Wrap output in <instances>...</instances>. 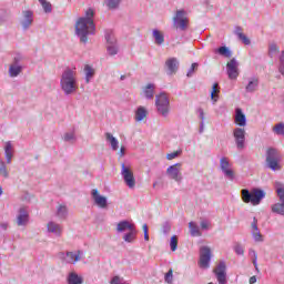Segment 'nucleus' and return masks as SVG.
<instances>
[{
  "label": "nucleus",
  "instance_id": "nucleus-9",
  "mask_svg": "<svg viewBox=\"0 0 284 284\" xmlns=\"http://www.w3.org/2000/svg\"><path fill=\"white\" fill-rule=\"evenodd\" d=\"M220 170L229 181H234V179H236V173L234 172L229 158L222 156L220 159Z\"/></svg>",
  "mask_w": 284,
  "mask_h": 284
},
{
  "label": "nucleus",
  "instance_id": "nucleus-34",
  "mask_svg": "<svg viewBox=\"0 0 284 284\" xmlns=\"http://www.w3.org/2000/svg\"><path fill=\"white\" fill-rule=\"evenodd\" d=\"M221 89L219 88V83H214L211 91V101L213 105H215L219 102Z\"/></svg>",
  "mask_w": 284,
  "mask_h": 284
},
{
  "label": "nucleus",
  "instance_id": "nucleus-28",
  "mask_svg": "<svg viewBox=\"0 0 284 284\" xmlns=\"http://www.w3.org/2000/svg\"><path fill=\"white\" fill-rule=\"evenodd\" d=\"M152 37L155 45H163L165 43V34L159 29L152 30Z\"/></svg>",
  "mask_w": 284,
  "mask_h": 284
},
{
  "label": "nucleus",
  "instance_id": "nucleus-6",
  "mask_svg": "<svg viewBox=\"0 0 284 284\" xmlns=\"http://www.w3.org/2000/svg\"><path fill=\"white\" fill-rule=\"evenodd\" d=\"M280 161L281 155L278 154V150L270 148L266 151V164L268 165L270 170H272L273 172L281 170V164H278Z\"/></svg>",
  "mask_w": 284,
  "mask_h": 284
},
{
  "label": "nucleus",
  "instance_id": "nucleus-51",
  "mask_svg": "<svg viewBox=\"0 0 284 284\" xmlns=\"http://www.w3.org/2000/svg\"><path fill=\"white\" fill-rule=\"evenodd\" d=\"M234 252L239 255V256H243V254H245V247H243V245L241 244H236L234 246Z\"/></svg>",
  "mask_w": 284,
  "mask_h": 284
},
{
  "label": "nucleus",
  "instance_id": "nucleus-49",
  "mask_svg": "<svg viewBox=\"0 0 284 284\" xmlns=\"http://www.w3.org/2000/svg\"><path fill=\"white\" fill-rule=\"evenodd\" d=\"M110 284H130L123 277L115 275L111 278Z\"/></svg>",
  "mask_w": 284,
  "mask_h": 284
},
{
  "label": "nucleus",
  "instance_id": "nucleus-23",
  "mask_svg": "<svg viewBox=\"0 0 284 284\" xmlns=\"http://www.w3.org/2000/svg\"><path fill=\"white\" fill-rule=\"evenodd\" d=\"M4 159L8 165H10L12 159H14V145H12V141H7L4 143Z\"/></svg>",
  "mask_w": 284,
  "mask_h": 284
},
{
  "label": "nucleus",
  "instance_id": "nucleus-5",
  "mask_svg": "<svg viewBox=\"0 0 284 284\" xmlns=\"http://www.w3.org/2000/svg\"><path fill=\"white\" fill-rule=\"evenodd\" d=\"M155 108L161 116H169L170 98L168 97V93L161 92L160 94L155 95Z\"/></svg>",
  "mask_w": 284,
  "mask_h": 284
},
{
  "label": "nucleus",
  "instance_id": "nucleus-35",
  "mask_svg": "<svg viewBox=\"0 0 284 284\" xmlns=\"http://www.w3.org/2000/svg\"><path fill=\"white\" fill-rule=\"evenodd\" d=\"M275 192L277 194V199L284 203V183L276 181L274 183Z\"/></svg>",
  "mask_w": 284,
  "mask_h": 284
},
{
  "label": "nucleus",
  "instance_id": "nucleus-61",
  "mask_svg": "<svg viewBox=\"0 0 284 284\" xmlns=\"http://www.w3.org/2000/svg\"><path fill=\"white\" fill-rule=\"evenodd\" d=\"M248 283L250 284L256 283V276H251L250 280H248Z\"/></svg>",
  "mask_w": 284,
  "mask_h": 284
},
{
  "label": "nucleus",
  "instance_id": "nucleus-47",
  "mask_svg": "<svg viewBox=\"0 0 284 284\" xmlns=\"http://www.w3.org/2000/svg\"><path fill=\"white\" fill-rule=\"evenodd\" d=\"M183 154V150H178L172 153L166 154L168 161H174V159H179Z\"/></svg>",
  "mask_w": 284,
  "mask_h": 284
},
{
  "label": "nucleus",
  "instance_id": "nucleus-32",
  "mask_svg": "<svg viewBox=\"0 0 284 284\" xmlns=\"http://www.w3.org/2000/svg\"><path fill=\"white\" fill-rule=\"evenodd\" d=\"M136 234H139V232L136 231V226L134 229H132L131 231H128L123 235L124 243H133L134 241H136Z\"/></svg>",
  "mask_w": 284,
  "mask_h": 284
},
{
  "label": "nucleus",
  "instance_id": "nucleus-18",
  "mask_svg": "<svg viewBox=\"0 0 284 284\" xmlns=\"http://www.w3.org/2000/svg\"><path fill=\"white\" fill-rule=\"evenodd\" d=\"M16 223L18 227H26V225L30 223V212L28 211V207L22 206L18 210Z\"/></svg>",
  "mask_w": 284,
  "mask_h": 284
},
{
  "label": "nucleus",
  "instance_id": "nucleus-8",
  "mask_svg": "<svg viewBox=\"0 0 284 284\" xmlns=\"http://www.w3.org/2000/svg\"><path fill=\"white\" fill-rule=\"evenodd\" d=\"M183 164L175 163L166 168V176L171 181H175V183H183Z\"/></svg>",
  "mask_w": 284,
  "mask_h": 284
},
{
  "label": "nucleus",
  "instance_id": "nucleus-12",
  "mask_svg": "<svg viewBox=\"0 0 284 284\" xmlns=\"http://www.w3.org/2000/svg\"><path fill=\"white\" fill-rule=\"evenodd\" d=\"M59 258L68 265H75L83 258V251L60 253Z\"/></svg>",
  "mask_w": 284,
  "mask_h": 284
},
{
  "label": "nucleus",
  "instance_id": "nucleus-3",
  "mask_svg": "<svg viewBox=\"0 0 284 284\" xmlns=\"http://www.w3.org/2000/svg\"><path fill=\"white\" fill-rule=\"evenodd\" d=\"M243 203H251V205H261L263 199H265V191L261 189H253L252 191L243 189L241 191Z\"/></svg>",
  "mask_w": 284,
  "mask_h": 284
},
{
  "label": "nucleus",
  "instance_id": "nucleus-27",
  "mask_svg": "<svg viewBox=\"0 0 284 284\" xmlns=\"http://www.w3.org/2000/svg\"><path fill=\"white\" fill-rule=\"evenodd\" d=\"M154 90H156V84L154 83H148L142 88V94L144 99L148 101H152L154 99Z\"/></svg>",
  "mask_w": 284,
  "mask_h": 284
},
{
  "label": "nucleus",
  "instance_id": "nucleus-60",
  "mask_svg": "<svg viewBox=\"0 0 284 284\" xmlns=\"http://www.w3.org/2000/svg\"><path fill=\"white\" fill-rule=\"evenodd\" d=\"M204 130H205V122H201L200 123V134H203Z\"/></svg>",
  "mask_w": 284,
  "mask_h": 284
},
{
  "label": "nucleus",
  "instance_id": "nucleus-29",
  "mask_svg": "<svg viewBox=\"0 0 284 284\" xmlns=\"http://www.w3.org/2000/svg\"><path fill=\"white\" fill-rule=\"evenodd\" d=\"M68 206L65 204H59L55 210V216L59 221H65L68 219Z\"/></svg>",
  "mask_w": 284,
  "mask_h": 284
},
{
  "label": "nucleus",
  "instance_id": "nucleus-42",
  "mask_svg": "<svg viewBox=\"0 0 284 284\" xmlns=\"http://www.w3.org/2000/svg\"><path fill=\"white\" fill-rule=\"evenodd\" d=\"M38 1L47 14H50V12H52V4L48 0Z\"/></svg>",
  "mask_w": 284,
  "mask_h": 284
},
{
  "label": "nucleus",
  "instance_id": "nucleus-38",
  "mask_svg": "<svg viewBox=\"0 0 284 284\" xmlns=\"http://www.w3.org/2000/svg\"><path fill=\"white\" fill-rule=\"evenodd\" d=\"M190 234L191 236H202L203 233H201V229L196 224V222H190L189 223Z\"/></svg>",
  "mask_w": 284,
  "mask_h": 284
},
{
  "label": "nucleus",
  "instance_id": "nucleus-7",
  "mask_svg": "<svg viewBox=\"0 0 284 284\" xmlns=\"http://www.w3.org/2000/svg\"><path fill=\"white\" fill-rule=\"evenodd\" d=\"M21 61H23V55L21 53H16L13 55L12 62L9 65V77L11 79H17V77L23 72V65H21Z\"/></svg>",
  "mask_w": 284,
  "mask_h": 284
},
{
  "label": "nucleus",
  "instance_id": "nucleus-19",
  "mask_svg": "<svg viewBox=\"0 0 284 284\" xmlns=\"http://www.w3.org/2000/svg\"><path fill=\"white\" fill-rule=\"evenodd\" d=\"M227 266L225 265V262H220L216 267L214 268V274L217 278L219 284H227Z\"/></svg>",
  "mask_w": 284,
  "mask_h": 284
},
{
  "label": "nucleus",
  "instance_id": "nucleus-20",
  "mask_svg": "<svg viewBox=\"0 0 284 284\" xmlns=\"http://www.w3.org/2000/svg\"><path fill=\"white\" fill-rule=\"evenodd\" d=\"M91 196L97 207H100V210H108V197L104 195H101V193H99V190L93 189L91 191Z\"/></svg>",
  "mask_w": 284,
  "mask_h": 284
},
{
  "label": "nucleus",
  "instance_id": "nucleus-43",
  "mask_svg": "<svg viewBox=\"0 0 284 284\" xmlns=\"http://www.w3.org/2000/svg\"><path fill=\"white\" fill-rule=\"evenodd\" d=\"M248 255L250 256H252V263H253V265H254V267H255V270H256V272H258V254H256V251H254V250H250L248 251Z\"/></svg>",
  "mask_w": 284,
  "mask_h": 284
},
{
  "label": "nucleus",
  "instance_id": "nucleus-41",
  "mask_svg": "<svg viewBox=\"0 0 284 284\" xmlns=\"http://www.w3.org/2000/svg\"><path fill=\"white\" fill-rule=\"evenodd\" d=\"M216 52L220 53L221 57H225V59L232 58V51L227 47H220Z\"/></svg>",
  "mask_w": 284,
  "mask_h": 284
},
{
  "label": "nucleus",
  "instance_id": "nucleus-46",
  "mask_svg": "<svg viewBox=\"0 0 284 284\" xmlns=\"http://www.w3.org/2000/svg\"><path fill=\"white\" fill-rule=\"evenodd\" d=\"M277 54H278V45H276L275 43L270 44L268 57H271V59H274V57H276Z\"/></svg>",
  "mask_w": 284,
  "mask_h": 284
},
{
  "label": "nucleus",
  "instance_id": "nucleus-2",
  "mask_svg": "<svg viewBox=\"0 0 284 284\" xmlns=\"http://www.w3.org/2000/svg\"><path fill=\"white\" fill-rule=\"evenodd\" d=\"M60 90H62L64 97L77 94L79 91V73L77 68H65L60 75Z\"/></svg>",
  "mask_w": 284,
  "mask_h": 284
},
{
  "label": "nucleus",
  "instance_id": "nucleus-53",
  "mask_svg": "<svg viewBox=\"0 0 284 284\" xmlns=\"http://www.w3.org/2000/svg\"><path fill=\"white\" fill-rule=\"evenodd\" d=\"M75 139H77V135L74 134L73 131L67 132L64 134V141H75Z\"/></svg>",
  "mask_w": 284,
  "mask_h": 284
},
{
  "label": "nucleus",
  "instance_id": "nucleus-31",
  "mask_svg": "<svg viewBox=\"0 0 284 284\" xmlns=\"http://www.w3.org/2000/svg\"><path fill=\"white\" fill-rule=\"evenodd\" d=\"M67 284H83V276L78 275L77 272H70L67 276Z\"/></svg>",
  "mask_w": 284,
  "mask_h": 284
},
{
  "label": "nucleus",
  "instance_id": "nucleus-33",
  "mask_svg": "<svg viewBox=\"0 0 284 284\" xmlns=\"http://www.w3.org/2000/svg\"><path fill=\"white\" fill-rule=\"evenodd\" d=\"M105 139L108 143L111 145V150H113V152H116V150H119V140L114 138L112 133H105Z\"/></svg>",
  "mask_w": 284,
  "mask_h": 284
},
{
  "label": "nucleus",
  "instance_id": "nucleus-48",
  "mask_svg": "<svg viewBox=\"0 0 284 284\" xmlns=\"http://www.w3.org/2000/svg\"><path fill=\"white\" fill-rule=\"evenodd\" d=\"M164 281L168 284L174 283V271H172V268H170L168 273L164 275Z\"/></svg>",
  "mask_w": 284,
  "mask_h": 284
},
{
  "label": "nucleus",
  "instance_id": "nucleus-17",
  "mask_svg": "<svg viewBox=\"0 0 284 284\" xmlns=\"http://www.w3.org/2000/svg\"><path fill=\"white\" fill-rule=\"evenodd\" d=\"M233 138L236 149L241 152L245 148V129L235 128L233 130Z\"/></svg>",
  "mask_w": 284,
  "mask_h": 284
},
{
  "label": "nucleus",
  "instance_id": "nucleus-58",
  "mask_svg": "<svg viewBox=\"0 0 284 284\" xmlns=\"http://www.w3.org/2000/svg\"><path fill=\"white\" fill-rule=\"evenodd\" d=\"M235 34H236V37H237L239 39L241 38V34H243L241 27H236V29H235Z\"/></svg>",
  "mask_w": 284,
  "mask_h": 284
},
{
  "label": "nucleus",
  "instance_id": "nucleus-11",
  "mask_svg": "<svg viewBox=\"0 0 284 284\" xmlns=\"http://www.w3.org/2000/svg\"><path fill=\"white\" fill-rule=\"evenodd\" d=\"M210 261H212V250L210 246H202L200 248V260L197 265L201 270H210Z\"/></svg>",
  "mask_w": 284,
  "mask_h": 284
},
{
  "label": "nucleus",
  "instance_id": "nucleus-36",
  "mask_svg": "<svg viewBox=\"0 0 284 284\" xmlns=\"http://www.w3.org/2000/svg\"><path fill=\"white\" fill-rule=\"evenodd\" d=\"M271 212L273 214H278L280 216H284V202H276L271 206Z\"/></svg>",
  "mask_w": 284,
  "mask_h": 284
},
{
  "label": "nucleus",
  "instance_id": "nucleus-13",
  "mask_svg": "<svg viewBox=\"0 0 284 284\" xmlns=\"http://www.w3.org/2000/svg\"><path fill=\"white\" fill-rule=\"evenodd\" d=\"M105 41H106V52L109 57H116V54H119L120 48L114 33L108 32L105 34Z\"/></svg>",
  "mask_w": 284,
  "mask_h": 284
},
{
  "label": "nucleus",
  "instance_id": "nucleus-52",
  "mask_svg": "<svg viewBox=\"0 0 284 284\" xmlns=\"http://www.w3.org/2000/svg\"><path fill=\"white\" fill-rule=\"evenodd\" d=\"M199 68V63H192L190 69L186 72V77L191 78L194 74V71Z\"/></svg>",
  "mask_w": 284,
  "mask_h": 284
},
{
  "label": "nucleus",
  "instance_id": "nucleus-56",
  "mask_svg": "<svg viewBox=\"0 0 284 284\" xmlns=\"http://www.w3.org/2000/svg\"><path fill=\"white\" fill-rule=\"evenodd\" d=\"M200 225H201V230H205V231L212 227V224L207 220H203Z\"/></svg>",
  "mask_w": 284,
  "mask_h": 284
},
{
  "label": "nucleus",
  "instance_id": "nucleus-16",
  "mask_svg": "<svg viewBox=\"0 0 284 284\" xmlns=\"http://www.w3.org/2000/svg\"><path fill=\"white\" fill-rule=\"evenodd\" d=\"M250 232L254 243H264L265 235L261 233V229H258V220L256 217H253Z\"/></svg>",
  "mask_w": 284,
  "mask_h": 284
},
{
  "label": "nucleus",
  "instance_id": "nucleus-39",
  "mask_svg": "<svg viewBox=\"0 0 284 284\" xmlns=\"http://www.w3.org/2000/svg\"><path fill=\"white\" fill-rule=\"evenodd\" d=\"M145 116H148V110L143 106H139L135 111V121L141 122Z\"/></svg>",
  "mask_w": 284,
  "mask_h": 284
},
{
  "label": "nucleus",
  "instance_id": "nucleus-22",
  "mask_svg": "<svg viewBox=\"0 0 284 284\" xmlns=\"http://www.w3.org/2000/svg\"><path fill=\"white\" fill-rule=\"evenodd\" d=\"M166 74L172 77V74H176L179 70V59L170 58L165 61Z\"/></svg>",
  "mask_w": 284,
  "mask_h": 284
},
{
  "label": "nucleus",
  "instance_id": "nucleus-37",
  "mask_svg": "<svg viewBox=\"0 0 284 284\" xmlns=\"http://www.w3.org/2000/svg\"><path fill=\"white\" fill-rule=\"evenodd\" d=\"M122 1L123 0H104V6L108 10H119Z\"/></svg>",
  "mask_w": 284,
  "mask_h": 284
},
{
  "label": "nucleus",
  "instance_id": "nucleus-45",
  "mask_svg": "<svg viewBox=\"0 0 284 284\" xmlns=\"http://www.w3.org/2000/svg\"><path fill=\"white\" fill-rule=\"evenodd\" d=\"M171 252H176L179 248V236L173 235L170 241Z\"/></svg>",
  "mask_w": 284,
  "mask_h": 284
},
{
  "label": "nucleus",
  "instance_id": "nucleus-44",
  "mask_svg": "<svg viewBox=\"0 0 284 284\" xmlns=\"http://www.w3.org/2000/svg\"><path fill=\"white\" fill-rule=\"evenodd\" d=\"M273 132L277 134V136H284V123L281 122L275 124V126L273 128Z\"/></svg>",
  "mask_w": 284,
  "mask_h": 284
},
{
  "label": "nucleus",
  "instance_id": "nucleus-1",
  "mask_svg": "<svg viewBox=\"0 0 284 284\" xmlns=\"http://www.w3.org/2000/svg\"><path fill=\"white\" fill-rule=\"evenodd\" d=\"M97 27L94 26V9H88L85 14L75 22V34L82 43H88V36L94 34Z\"/></svg>",
  "mask_w": 284,
  "mask_h": 284
},
{
  "label": "nucleus",
  "instance_id": "nucleus-57",
  "mask_svg": "<svg viewBox=\"0 0 284 284\" xmlns=\"http://www.w3.org/2000/svg\"><path fill=\"white\" fill-rule=\"evenodd\" d=\"M142 230L144 232V241H150V234H148V224H143Z\"/></svg>",
  "mask_w": 284,
  "mask_h": 284
},
{
  "label": "nucleus",
  "instance_id": "nucleus-40",
  "mask_svg": "<svg viewBox=\"0 0 284 284\" xmlns=\"http://www.w3.org/2000/svg\"><path fill=\"white\" fill-rule=\"evenodd\" d=\"M6 161L0 160V176H3V179H8L10 176V172L8 171V165H6Z\"/></svg>",
  "mask_w": 284,
  "mask_h": 284
},
{
  "label": "nucleus",
  "instance_id": "nucleus-15",
  "mask_svg": "<svg viewBox=\"0 0 284 284\" xmlns=\"http://www.w3.org/2000/svg\"><path fill=\"white\" fill-rule=\"evenodd\" d=\"M226 73L231 81H236V79H239V74H241V72L239 71V61L236 58L231 59L226 63Z\"/></svg>",
  "mask_w": 284,
  "mask_h": 284
},
{
  "label": "nucleus",
  "instance_id": "nucleus-54",
  "mask_svg": "<svg viewBox=\"0 0 284 284\" xmlns=\"http://www.w3.org/2000/svg\"><path fill=\"white\" fill-rule=\"evenodd\" d=\"M239 39L244 43V45H250V43H252V41H250V38H247V36H245L244 33H240Z\"/></svg>",
  "mask_w": 284,
  "mask_h": 284
},
{
  "label": "nucleus",
  "instance_id": "nucleus-63",
  "mask_svg": "<svg viewBox=\"0 0 284 284\" xmlns=\"http://www.w3.org/2000/svg\"><path fill=\"white\" fill-rule=\"evenodd\" d=\"M3 195V187L0 185V196Z\"/></svg>",
  "mask_w": 284,
  "mask_h": 284
},
{
  "label": "nucleus",
  "instance_id": "nucleus-55",
  "mask_svg": "<svg viewBox=\"0 0 284 284\" xmlns=\"http://www.w3.org/2000/svg\"><path fill=\"white\" fill-rule=\"evenodd\" d=\"M196 114L199 115V119H201L202 123H205V111L201 108L196 110Z\"/></svg>",
  "mask_w": 284,
  "mask_h": 284
},
{
  "label": "nucleus",
  "instance_id": "nucleus-62",
  "mask_svg": "<svg viewBox=\"0 0 284 284\" xmlns=\"http://www.w3.org/2000/svg\"><path fill=\"white\" fill-rule=\"evenodd\" d=\"M1 230H8V223H2L0 224Z\"/></svg>",
  "mask_w": 284,
  "mask_h": 284
},
{
  "label": "nucleus",
  "instance_id": "nucleus-26",
  "mask_svg": "<svg viewBox=\"0 0 284 284\" xmlns=\"http://www.w3.org/2000/svg\"><path fill=\"white\" fill-rule=\"evenodd\" d=\"M258 90V78L252 77L247 79V83L245 85V92L247 94H254Z\"/></svg>",
  "mask_w": 284,
  "mask_h": 284
},
{
  "label": "nucleus",
  "instance_id": "nucleus-10",
  "mask_svg": "<svg viewBox=\"0 0 284 284\" xmlns=\"http://www.w3.org/2000/svg\"><path fill=\"white\" fill-rule=\"evenodd\" d=\"M121 176L125 185H128L130 190H133V187H135L136 180L134 179V173L132 172L130 165H125V163L121 164Z\"/></svg>",
  "mask_w": 284,
  "mask_h": 284
},
{
  "label": "nucleus",
  "instance_id": "nucleus-25",
  "mask_svg": "<svg viewBox=\"0 0 284 284\" xmlns=\"http://www.w3.org/2000/svg\"><path fill=\"white\" fill-rule=\"evenodd\" d=\"M234 121L239 128H245V125H247V116H245L241 108L235 109Z\"/></svg>",
  "mask_w": 284,
  "mask_h": 284
},
{
  "label": "nucleus",
  "instance_id": "nucleus-30",
  "mask_svg": "<svg viewBox=\"0 0 284 284\" xmlns=\"http://www.w3.org/2000/svg\"><path fill=\"white\" fill-rule=\"evenodd\" d=\"M83 73H84L85 83H90V81L94 79V74H97V70H94L92 65L85 64L83 68Z\"/></svg>",
  "mask_w": 284,
  "mask_h": 284
},
{
  "label": "nucleus",
  "instance_id": "nucleus-24",
  "mask_svg": "<svg viewBox=\"0 0 284 284\" xmlns=\"http://www.w3.org/2000/svg\"><path fill=\"white\" fill-rule=\"evenodd\" d=\"M136 225L128 220L120 221L116 224V232L118 234H123L124 232H130L131 230H134Z\"/></svg>",
  "mask_w": 284,
  "mask_h": 284
},
{
  "label": "nucleus",
  "instance_id": "nucleus-59",
  "mask_svg": "<svg viewBox=\"0 0 284 284\" xmlns=\"http://www.w3.org/2000/svg\"><path fill=\"white\" fill-rule=\"evenodd\" d=\"M119 156H121V158L125 156V146H121Z\"/></svg>",
  "mask_w": 284,
  "mask_h": 284
},
{
  "label": "nucleus",
  "instance_id": "nucleus-14",
  "mask_svg": "<svg viewBox=\"0 0 284 284\" xmlns=\"http://www.w3.org/2000/svg\"><path fill=\"white\" fill-rule=\"evenodd\" d=\"M34 23V12L32 10H23L20 18V26L22 30H30Z\"/></svg>",
  "mask_w": 284,
  "mask_h": 284
},
{
  "label": "nucleus",
  "instance_id": "nucleus-21",
  "mask_svg": "<svg viewBox=\"0 0 284 284\" xmlns=\"http://www.w3.org/2000/svg\"><path fill=\"white\" fill-rule=\"evenodd\" d=\"M47 232L49 234H52L53 236H61L63 234V225L54 222V221H49L47 223Z\"/></svg>",
  "mask_w": 284,
  "mask_h": 284
},
{
  "label": "nucleus",
  "instance_id": "nucleus-4",
  "mask_svg": "<svg viewBox=\"0 0 284 284\" xmlns=\"http://www.w3.org/2000/svg\"><path fill=\"white\" fill-rule=\"evenodd\" d=\"M189 26L190 18L187 17V11H185V9H178L173 16V28L184 32V30H187Z\"/></svg>",
  "mask_w": 284,
  "mask_h": 284
},
{
  "label": "nucleus",
  "instance_id": "nucleus-50",
  "mask_svg": "<svg viewBox=\"0 0 284 284\" xmlns=\"http://www.w3.org/2000/svg\"><path fill=\"white\" fill-rule=\"evenodd\" d=\"M278 72L284 77V50L280 54Z\"/></svg>",
  "mask_w": 284,
  "mask_h": 284
}]
</instances>
